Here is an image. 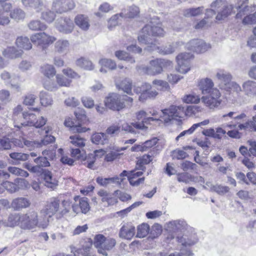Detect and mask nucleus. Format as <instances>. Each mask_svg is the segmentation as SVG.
<instances>
[{"label": "nucleus", "mask_w": 256, "mask_h": 256, "mask_svg": "<svg viewBox=\"0 0 256 256\" xmlns=\"http://www.w3.org/2000/svg\"><path fill=\"white\" fill-rule=\"evenodd\" d=\"M56 38L45 32H38L30 36V40L34 44L40 46L42 50L47 48L52 44Z\"/></svg>", "instance_id": "obj_5"}, {"label": "nucleus", "mask_w": 256, "mask_h": 256, "mask_svg": "<svg viewBox=\"0 0 256 256\" xmlns=\"http://www.w3.org/2000/svg\"><path fill=\"white\" fill-rule=\"evenodd\" d=\"M105 105L113 110L119 111L125 106L124 102L121 100V96L116 93L110 94L105 100Z\"/></svg>", "instance_id": "obj_12"}, {"label": "nucleus", "mask_w": 256, "mask_h": 256, "mask_svg": "<svg viewBox=\"0 0 256 256\" xmlns=\"http://www.w3.org/2000/svg\"><path fill=\"white\" fill-rule=\"evenodd\" d=\"M96 182L102 186H106L111 182H116L119 184H120V176L111 178H102V177H98L96 178Z\"/></svg>", "instance_id": "obj_45"}, {"label": "nucleus", "mask_w": 256, "mask_h": 256, "mask_svg": "<svg viewBox=\"0 0 256 256\" xmlns=\"http://www.w3.org/2000/svg\"><path fill=\"white\" fill-rule=\"evenodd\" d=\"M204 110V108L200 106H189L184 112V115L188 116H196L199 113Z\"/></svg>", "instance_id": "obj_38"}, {"label": "nucleus", "mask_w": 256, "mask_h": 256, "mask_svg": "<svg viewBox=\"0 0 256 256\" xmlns=\"http://www.w3.org/2000/svg\"><path fill=\"white\" fill-rule=\"evenodd\" d=\"M44 185L52 190H54L58 186V180L53 176L52 173L48 170H44L42 173Z\"/></svg>", "instance_id": "obj_23"}, {"label": "nucleus", "mask_w": 256, "mask_h": 256, "mask_svg": "<svg viewBox=\"0 0 256 256\" xmlns=\"http://www.w3.org/2000/svg\"><path fill=\"white\" fill-rule=\"evenodd\" d=\"M198 86L204 94L210 92L212 89L214 88L212 80L209 78H204L198 82Z\"/></svg>", "instance_id": "obj_22"}, {"label": "nucleus", "mask_w": 256, "mask_h": 256, "mask_svg": "<svg viewBox=\"0 0 256 256\" xmlns=\"http://www.w3.org/2000/svg\"><path fill=\"white\" fill-rule=\"evenodd\" d=\"M186 48L196 53L204 52L211 48L210 44H207L202 40H192L186 44Z\"/></svg>", "instance_id": "obj_14"}, {"label": "nucleus", "mask_w": 256, "mask_h": 256, "mask_svg": "<svg viewBox=\"0 0 256 256\" xmlns=\"http://www.w3.org/2000/svg\"><path fill=\"white\" fill-rule=\"evenodd\" d=\"M64 126L70 128V130L74 132H84L89 130L85 127H82L80 124H76L74 121L70 118H68L65 120L64 122Z\"/></svg>", "instance_id": "obj_29"}, {"label": "nucleus", "mask_w": 256, "mask_h": 256, "mask_svg": "<svg viewBox=\"0 0 256 256\" xmlns=\"http://www.w3.org/2000/svg\"><path fill=\"white\" fill-rule=\"evenodd\" d=\"M10 158L17 162H24L28 160L29 154L22 152H12L10 154Z\"/></svg>", "instance_id": "obj_58"}, {"label": "nucleus", "mask_w": 256, "mask_h": 256, "mask_svg": "<svg viewBox=\"0 0 256 256\" xmlns=\"http://www.w3.org/2000/svg\"><path fill=\"white\" fill-rule=\"evenodd\" d=\"M70 142L76 146L82 148L86 144V140L79 135L76 134L70 136Z\"/></svg>", "instance_id": "obj_49"}, {"label": "nucleus", "mask_w": 256, "mask_h": 256, "mask_svg": "<svg viewBox=\"0 0 256 256\" xmlns=\"http://www.w3.org/2000/svg\"><path fill=\"white\" fill-rule=\"evenodd\" d=\"M236 7H234L232 4L227 2L224 5L222 10L219 11L216 17V20H222L226 18L232 14L235 13Z\"/></svg>", "instance_id": "obj_20"}, {"label": "nucleus", "mask_w": 256, "mask_h": 256, "mask_svg": "<svg viewBox=\"0 0 256 256\" xmlns=\"http://www.w3.org/2000/svg\"><path fill=\"white\" fill-rule=\"evenodd\" d=\"M75 6L73 0H54L52 4L53 10L60 14L72 10Z\"/></svg>", "instance_id": "obj_15"}, {"label": "nucleus", "mask_w": 256, "mask_h": 256, "mask_svg": "<svg viewBox=\"0 0 256 256\" xmlns=\"http://www.w3.org/2000/svg\"><path fill=\"white\" fill-rule=\"evenodd\" d=\"M114 194V193H110L104 190H100L98 192V195L101 198V200L103 202H106L108 206L114 205L118 202Z\"/></svg>", "instance_id": "obj_24"}, {"label": "nucleus", "mask_w": 256, "mask_h": 256, "mask_svg": "<svg viewBox=\"0 0 256 256\" xmlns=\"http://www.w3.org/2000/svg\"><path fill=\"white\" fill-rule=\"evenodd\" d=\"M0 78L6 84H10L12 88L18 92L21 90L20 77L12 76L9 72L4 70L0 74Z\"/></svg>", "instance_id": "obj_13"}, {"label": "nucleus", "mask_w": 256, "mask_h": 256, "mask_svg": "<svg viewBox=\"0 0 256 256\" xmlns=\"http://www.w3.org/2000/svg\"><path fill=\"white\" fill-rule=\"evenodd\" d=\"M8 170L9 172L16 176L26 178L29 176L28 173L26 171L16 166H9Z\"/></svg>", "instance_id": "obj_54"}, {"label": "nucleus", "mask_w": 256, "mask_h": 256, "mask_svg": "<svg viewBox=\"0 0 256 256\" xmlns=\"http://www.w3.org/2000/svg\"><path fill=\"white\" fill-rule=\"evenodd\" d=\"M244 90L248 96L256 95V82L252 80H248L242 84Z\"/></svg>", "instance_id": "obj_37"}, {"label": "nucleus", "mask_w": 256, "mask_h": 256, "mask_svg": "<svg viewBox=\"0 0 256 256\" xmlns=\"http://www.w3.org/2000/svg\"><path fill=\"white\" fill-rule=\"evenodd\" d=\"M192 54L190 52H182L176 57L177 66L176 70L182 74H186L191 68L190 60Z\"/></svg>", "instance_id": "obj_8"}, {"label": "nucleus", "mask_w": 256, "mask_h": 256, "mask_svg": "<svg viewBox=\"0 0 256 256\" xmlns=\"http://www.w3.org/2000/svg\"><path fill=\"white\" fill-rule=\"evenodd\" d=\"M49 224V220L46 216H38L34 210L22 214L20 228L24 230H34L36 228L44 229Z\"/></svg>", "instance_id": "obj_1"}, {"label": "nucleus", "mask_w": 256, "mask_h": 256, "mask_svg": "<svg viewBox=\"0 0 256 256\" xmlns=\"http://www.w3.org/2000/svg\"><path fill=\"white\" fill-rule=\"evenodd\" d=\"M150 24H147L144 26L140 32L138 36V40L142 44H147L146 49L150 48L153 47L154 44H156L152 42L150 38L151 36H164L165 32L162 28H161L160 23L154 24L153 22H150Z\"/></svg>", "instance_id": "obj_2"}, {"label": "nucleus", "mask_w": 256, "mask_h": 256, "mask_svg": "<svg viewBox=\"0 0 256 256\" xmlns=\"http://www.w3.org/2000/svg\"><path fill=\"white\" fill-rule=\"evenodd\" d=\"M149 226L146 224H142L138 226L136 236L142 238L146 236L148 233Z\"/></svg>", "instance_id": "obj_55"}, {"label": "nucleus", "mask_w": 256, "mask_h": 256, "mask_svg": "<svg viewBox=\"0 0 256 256\" xmlns=\"http://www.w3.org/2000/svg\"><path fill=\"white\" fill-rule=\"evenodd\" d=\"M248 10H246V12H242V16L246 14L243 18L242 23L244 24H256V12L253 14H248Z\"/></svg>", "instance_id": "obj_50"}, {"label": "nucleus", "mask_w": 256, "mask_h": 256, "mask_svg": "<svg viewBox=\"0 0 256 256\" xmlns=\"http://www.w3.org/2000/svg\"><path fill=\"white\" fill-rule=\"evenodd\" d=\"M200 100V96L194 93L185 95L182 98V101L186 104H198Z\"/></svg>", "instance_id": "obj_48"}, {"label": "nucleus", "mask_w": 256, "mask_h": 256, "mask_svg": "<svg viewBox=\"0 0 256 256\" xmlns=\"http://www.w3.org/2000/svg\"><path fill=\"white\" fill-rule=\"evenodd\" d=\"M204 7L192 8L184 10V15L186 17L196 16L202 14Z\"/></svg>", "instance_id": "obj_44"}, {"label": "nucleus", "mask_w": 256, "mask_h": 256, "mask_svg": "<svg viewBox=\"0 0 256 256\" xmlns=\"http://www.w3.org/2000/svg\"><path fill=\"white\" fill-rule=\"evenodd\" d=\"M152 160V158L151 156L148 154L144 155L138 161L137 165L138 166V168L144 170V167L143 165L150 163Z\"/></svg>", "instance_id": "obj_59"}, {"label": "nucleus", "mask_w": 256, "mask_h": 256, "mask_svg": "<svg viewBox=\"0 0 256 256\" xmlns=\"http://www.w3.org/2000/svg\"><path fill=\"white\" fill-rule=\"evenodd\" d=\"M30 205V202L25 198H18L12 200L11 203V206L16 210H20L22 208L29 207Z\"/></svg>", "instance_id": "obj_25"}, {"label": "nucleus", "mask_w": 256, "mask_h": 256, "mask_svg": "<svg viewBox=\"0 0 256 256\" xmlns=\"http://www.w3.org/2000/svg\"><path fill=\"white\" fill-rule=\"evenodd\" d=\"M40 72L50 80V78H53L56 75V70L54 67L49 64H44L40 68Z\"/></svg>", "instance_id": "obj_32"}, {"label": "nucleus", "mask_w": 256, "mask_h": 256, "mask_svg": "<svg viewBox=\"0 0 256 256\" xmlns=\"http://www.w3.org/2000/svg\"><path fill=\"white\" fill-rule=\"evenodd\" d=\"M79 205L81 212L82 213L86 214L90 210V206L87 198H80L79 200Z\"/></svg>", "instance_id": "obj_62"}, {"label": "nucleus", "mask_w": 256, "mask_h": 256, "mask_svg": "<svg viewBox=\"0 0 256 256\" xmlns=\"http://www.w3.org/2000/svg\"><path fill=\"white\" fill-rule=\"evenodd\" d=\"M14 182L17 184L18 191L20 189H28L30 187V183L25 179L16 178Z\"/></svg>", "instance_id": "obj_64"}, {"label": "nucleus", "mask_w": 256, "mask_h": 256, "mask_svg": "<svg viewBox=\"0 0 256 256\" xmlns=\"http://www.w3.org/2000/svg\"><path fill=\"white\" fill-rule=\"evenodd\" d=\"M159 120L158 118H144L142 122H132V124L134 128L138 130H144L146 127L144 126V123H150L151 122L156 121Z\"/></svg>", "instance_id": "obj_51"}, {"label": "nucleus", "mask_w": 256, "mask_h": 256, "mask_svg": "<svg viewBox=\"0 0 256 256\" xmlns=\"http://www.w3.org/2000/svg\"><path fill=\"white\" fill-rule=\"evenodd\" d=\"M72 80L65 78L61 74L56 75V82L52 80H47L44 82V88L50 91L58 90L60 87H70Z\"/></svg>", "instance_id": "obj_7"}, {"label": "nucleus", "mask_w": 256, "mask_h": 256, "mask_svg": "<svg viewBox=\"0 0 256 256\" xmlns=\"http://www.w3.org/2000/svg\"><path fill=\"white\" fill-rule=\"evenodd\" d=\"M10 17L16 20H19L24 18L25 13L22 10L16 8L10 13Z\"/></svg>", "instance_id": "obj_61"}, {"label": "nucleus", "mask_w": 256, "mask_h": 256, "mask_svg": "<svg viewBox=\"0 0 256 256\" xmlns=\"http://www.w3.org/2000/svg\"><path fill=\"white\" fill-rule=\"evenodd\" d=\"M115 56L120 60L126 61L130 64L135 62L134 58L130 56L126 52L123 50H118L115 52Z\"/></svg>", "instance_id": "obj_46"}, {"label": "nucleus", "mask_w": 256, "mask_h": 256, "mask_svg": "<svg viewBox=\"0 0 256 256\" xmlns=\"http://www.w3.org/2000/svg\"><path fill=\"white\" fill-rule=\"evenodd\" d=\"M135 234V228L130 224H124L120 229L119 236L126 240H131Z\"/></svg>", "instance_id": "obj_21"}, {"label": "nucleus", "mask_w": 256, "mask_h": 256, "mask_svg": "<svg viewBox=\"0 0 256 256\" xmlns=\"http://www.w3.org/2000/svg\"><path fill=\"white\" fill-rule=\"evenodd\" d=\"M153 85L159 90H164L168 89L169 86L166 82L162 80H156L152 82Z\"/></svg>", "instance_id": "obj_60"}, {"label": "nucleus", "mask_w": 256, "mask_h": 256, "mask_svg": "<svg viewBox=\"0 0 256 256\" xmlns=\"http://www.w3.org/2000/svg\"><path fill=\"white\" fill-rule=\"evenodd\" d=\"M16 44L18 48L24 50H30L32 48V44L26 36L18 37L16 40Z\"/></svg>", "instance_id": "obj_35"}, {"label": "nucleus", "mask_w": 256, "mask_h": 256, "mask_svg": "<svg viewBox=\"0 0 256 256\" xmlns=\"http://www.w3.org/2000/svg\"><path fill=\"white\" fill-rule=\"evenodd\" d=\"M209 94L201 98L202 102L210 109L218 107L221 104V94L218 88H213Z\"/></svg>", "instance_id": "obj_9"}, {"label": "nucleus", "mask_w": 256, "mask_h": 256, "mask_svg": "<svg viewBox=\"0 0 256 256\" xmlns=\"http://www.w3.org/2000/svg\"><path fill=\"white\" fill-rule=\"evenodd\" d=\"M62 208L60 212L62 214H68L71 208L74 213L78 214L79 212L78 208L76 206H72V201L70 200H64L62 202Z\"/></svg>", "instance_id": "obj_36"}, {"label": "nucleus", "mask_w": 256, "mask_h": 256, "mask_svg": "<svg viewBox=\"0 0 256 256\" xmlns=\"http://www.w3.org/2000/svg\"><path fill=\"white\" fill-rule=\"evenodd\" d=\"M184 108L182 105L170 106L167 108L162 110V119L168 123L172 120H178L184 116Z\"/></svg>", "instance_id": "obj_4"}, {"label": "nucleus", "mask_w": 256, "mask_h": 256, "mask_svg": "<svg viewBox=\"0 0 256 256\" xmlns=\"http://www.w3.org/2000/svg\"><path fill=\"white\" fill-rule=\"evenodd\" d=\"M22 2L24 6L33 8L37 12L41 10L43 6L42 0H22Z\"/></svg>", "instance_id": "obj_33"}, {"label": "nucleus", "mask_w": 256, "mask_h": 256, "mask_svg": "<svg viewBox=\"0 0 256 256\" xmlns=\"http://www.w3.org/2000/svg\"><path fill=\"white\" fill-rule=\"evenodd\" d=\"M210 189L212 191L215 192L220 195H224L230 191V188L228 186H222V184L212 186Z\"/></svg>", "instance_id": "obj_56"}, {"label": "nucleus", "mask_w": 256, "mask_h": 256, "mask_svg": "<svg viewBox=\"0 0 256 256\" xmlns=\"http://www.w3.org/2000/svg\"><path fill=\"white\" fill-rule=\"evenodd\" d=\"M248 0H236L235 6L237 10L240 9V11L236 15V18H241L242 12H246V10L249 9V7L248 6Z\"/></svg>", "instance_id": "obj_41"}, {"label": "nucleus", "mask_w": 256, "mask_h": 256, "mask_svg": "<svg viewBox=\"0 0 256 256\" xmlns=\"http://www.w3.org/2000/svg\"><path fill=\"white\" fill-rule=\"evenodd\" d=\"M238 128L239 130L256 131V124H254V121L248 120L244 123L239 124Z\"/></svg>", "instance_id": "obj_57"}, {"label": "nucleus", "mask_w": 256, "mask_h": 256, "mask_svg": "<svg viewBox=\"0 0 256 256\" xmlns=\"http://www.w3.org/2000/svg\"><path fill=\"white\" fill-rule=\"evenodd\" d=\"M56 27L60 32L68 34L73 30L74 24L72 20L68 18H60L56 22Z\"/></svg>", "instance_id": "obj_18"}, {"label": "nucleus", "mask_w": 256, "mask_h": 256, "mask_svg": "<svg viewBox=\"0 0 256 256\" xmlns=\"http://www.w3.org/2000/svg\"><path fill=\"white\" fill-rule=\"evenodd\" d=\"M76 64L78 66L86 70H92L94 66L92 62L88 58H80L76 62Z\"/></svg>", "instance_id": "obj_43"}, {"label": "nucleus", "mask_w": 256, "mask_h": 256, "mask_svg": "<svg viewBox=\"0 0 256 256\" xmlns=\"http://www.w3.org/2000/svg\"><path fill=\"white\" fill-rule=\"evenodd\" d=\"M183 44V42L180 41L174 42L171 44H168L164 47L160 48L156 44H154L153 47L150 48H148V50H157L160 54L166 55L172 54L176 51L178 48Z\"/></svg>", "instance_id": "obj_17"}, {"label": "nucleus", "mask_w": 256, "mask_h": 256, "mask_svg": "<svg viewBox=\"0 0 256 256\" xmlns=\"http://www.w3.org/2000/svg\"><path fill=\"white\" fill-rule=\"evenodd\" d=\"M76 24L81 29L86 30L90 27L88 18L82 14L78 15L74 18Z\"/></svg>", "instance_id": "obj_34"}, {"label": "nucleus", "mask_w": 256, "mask_h": 256, "mask_svg": "<svg viewBox=\"0 0 256 256\" xmlns=\"http://www.w3.org/2000/svg\"><path fill=\"white\" fill-rule=\"evenodd\" d=\"M152 86L148 83H144L140 86L134 88V92L137 94H140L138 100L140 102H144L148 98H154L158 94L156 90H151Z\"/></svg>", "instance_id": "obj_11"}, {"label": "nucleus", "mask_w": 256, "mask_h": 256, "mask_svg": "<svg viewBox=\"0 0 256 256\" xmlns=\"http://www.w3.org/2000/svg\"><path fill=\"white\" fill-rule=\"evenodd\" d=\"M91 140L93 143L96 144H104L107 143L108 136L104 133H96L92 136Z\"/></svg>", "instance_id": "obj_42"}, {"label": "nucleus", "mask_w": 256, "mask_h": 256, "mask_svg": "<svg viewBox=\"0 0 256 256\" xmlns=\"http://www.w3.org/2000/svg\"><path fill=\"white\" fill-rule=\"evenodd\" d=\"M23 54L22 50H18L14 46L7 47L2 52L4 56L8 58L14 59L20 57Z\"/></svg>", "instance_id": "obj_28"}, {"label": "nucleus", "mask_w": 256, "mask_h": 256, "mask_svg": "<svg viewBox=\"0 0 256 256\" xmlns=\"http://www.w3.org/2000/svg\"><path fill=\"white\" fill-rule=\"evenodd\" d=\"M208 18H204L197 22L194 26L196 29H202L210 26L212 23V20H207Z\"/></svg>", "instance_id": "obj_63"}, {"label": "nucleus", "mask_w": 256, "mask_h": 256, "mask_svg": "<svg viewBox=\"0 0 256 256\" xmlns=\"http://www.w3.org/2000/svg\"><path fill=\"white\" fill-rule=\"evenodd\" d=\"M22 214H10L6 222V225L10 227L18 226L20 227Z\"/></svg>", "instance_id": "obj_39"}, {"label": "nucleus", "mask_w": 256, "mask_h": 256, "mask_svg": "<svg viewBox=\"0 0 256 256\" xmlns=\"http://www.w3.org/2000/svg\"><path fill=\"white\" fill-rule=\"evenodd\" d=\"M178 242L183 246H190L194 244L197 242V238L194 234L188 236L186 234L177 238Z\"/></svg>", "instance_id": "obj_31"}, {"label": "nucleus", "mask_w": 256, "mask_h": 256, "mask_svg": "<svg viewBox=\"0 0 256 256\" xmlns=\"http://www.w3.org/2000/svg\"><path fill=\"white\" fill-rule=\"evenodd\" d=\"M40 103L42 106H47L52 104L53 100L52 96L48 93L42 92L40 94Z\"/></svg>", "instance_id": "obj_52"}, {"label": "nucleus", "mask_w": 256, "mask_h": 256, "mask_svg": "<svg viewBox=\"0 0 256 256\" xmlns=\"http://www.w3.org/2000/svg\"><path fill=\"white\" fill-rule=\"evenodd\" d=\"M28 26L30 29L34 31L44 30L47 28L46 24L41 22L40 21L38 20L31 21L28 24Z\"/></svg>", "instance_id": "obj_47"}, {"label": "nucleus", "mask_w": 256, "mask_h": 256, "mask_svg": "<svg viewBox=\"0 0 256 256\" xmlns=\"http://www.w3.org/2000/svg\"><path fill=\"white\" fill-rule=\"evenodd\" d=\"M60 210V200L56 198H52L47 202L45 207L41 210L42 217L46 216L48 218L55 214Z\"/></svg>", "instance_id": "obj_10"}, {"label": "nucleus", "mask_w": 256, "mask_h": 256, "mask_svg": "<svg viewBox=\"0 0 256 256\" xmlns=\"http://www.w3.org/2000/svg\"><path fill=\"white\" fill-rule=\"evenodd\" d=\"M159 62V59L151 60L150 66L144 68L146 72L150 75H156L160 74L162 70Z\"/></svg>", "instance_id": "obj_26"}, {"label": "nucleus", "mask_w": 256, "mask_h": 256, "mask_svg": "<svg viewBox=\"0 0 256 256\" xmlns=\"http://www.w3.org/2000/svg\"><path fill=\"white\" fill-rule=\"evenodd\" d=\"M142 172H136L135 170L130 171L128 172L126 170H124L120 175V182H122L124 178V176H127L130 184L133 186H138L140 184L144 182V178H138L142 174Z\"/></svg>", "instance_id": "obj_16"}, {"label": "nucleus", "mask_w": 256, "mask_h": 256, "mask_svg": "<svg viewBox=\"0 0 256 256\" xmlns=\"http://www.w3.org/2000/svg\"><path fill=\"white\" fill-rule=\"evenodd\" d=\"M98 64L101 66L100 70L101 72L103 73H106V68L112 70L115 69L116 66L114 61L111 59L106 58H102L100 60Z\"/></svg>", "instance_id": "obj_30"}, {"label": "nucleus", "mask_w": 256, "mask_h": 256, "mask_svg": "<svg viewBox=\"0 0 256 256\" xmlns=\"http://www.w3.org/2000/svg\"><path fill=\"white\" fill-rule=\"evenodd\" d=\"M116 244L115 239L106 238L102 234H97L94 236V245L98 249V253L104 256L108 255V252Z\"/></svg>", "instance_id": "obj_3"}, {"label": "nucleus", "mask_w": 256, "mask_h": 256, "mask_svg": "<svg viewBox=\"0 0 256 256\" xmlns=\"http://www.w3.org/2000/svg\"><path fill=\"white\" fill-rule=\"evenodd\" d=\"M186 226V222L180 220L172 221L168 224V228L174 231L178 230H181L184 228Z\"/></svg>", "instance_id": "obj_53"}, {"label": "nucleus", "mask_w": 256, "mask_h": 256, "mask_svg": "<svg viewBox=\"0 0 256 256\" xmlns=\"http://www.w3.org/2000/svg\"><path fill=\"white\" fill-rule=\"evenodd\" d=\"M116 86L118 90H122L128 94H131L132 93V82L128 79H125L120 84H116Z\"/></svg>", "instance_id": "obj_40"}, {"label": "nucleus", "mask_w": 256, "mask_h": 256, "mask_svg": "<svg viewBox=\"0 0 256 256\" xmlns=\"http://www.w3.org/2000/svg\"><path fill=\"white\" fill-rule=\"evenodd\" d=\"M70 49V43L68 40L60 39L54 44V50L56 52L66 54Z\"/></svg>", "instance_id": "obj_27"}, {"label": "nucleus", "mask_w": 256, "mask_h": 256, "mask_svg": "<svg viewBox=\"0 0 256 256\" xmlns=\"http://www.w3.org/2000/svg\"><path fill=\"white\" fill-rule=\"evenodd\" d=\"M216 76L220 81V86L222 89L230 88L229 85L232 82V76L224 70H219L216 72Z\"/></svg>", "instance_id": "obj_19"}, {"label": "nucleus", "mask_w": 256, "mask_h": 256, "mask_svg": "<svg viewBox=\"0 0 256 256\" xmlns=\"http://www.w3.org/2000/svg\"><path fill=\"white\" fill-rule=\"evenodd\" d=\"M24 121L20 123V125L16 124L15 126L20 128L22 126H33L36 128H40L46 124L47 118L41 116L37 119L36 114L32 113L24 112L22 113Z\"/></svg>", "instance_id": "obj_6"}]
</instances>
